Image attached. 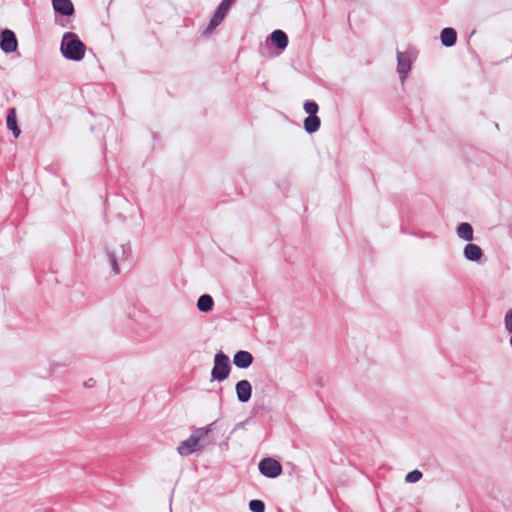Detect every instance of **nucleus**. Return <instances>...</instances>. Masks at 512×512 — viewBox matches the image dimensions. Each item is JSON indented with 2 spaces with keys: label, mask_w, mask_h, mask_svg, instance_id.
Returning a JSON list of instances; mask_svg holds the SVG:
<instances>
[{
  "label": "nucleus",
  "mask_w": 512,
  "mask_h": 512,
  "mask_svg": "<svg viewBox=\"0 0 512 512\" xmlns=\"http://www.w3.org/2000/svg\"><path fill=\"white\" fill-rule=\"evenodd\" d=\"M236 395L240 402L246 403L252 395V386L248 380H240L235 386Z\"/></svg>",
  "instance_id": "obj_8"
},
{
  "label": "nucleus",
  "mask_w": 512,
  "mask_h": 512,
  "mask_svg": "<svg viewBox=\"0 0 512 512\" xmlns=\"http://www.w3.org/2000/svg\"><path fill=\"white\" fill-rule=\"evenodd\" d=\"M231 6H228L225 2H221L219 4V6L217 7V11L224 14L226 16V14L228 13L229 9H230Z\"/></svg>",
  "instance_id": "obj_22"
},
{
  "label": "nucleus",
  "mask_w": 512,
  "mask_h": 512,
  "mask_svg": "<svg viewBox=\"0 0 512 512\" xmlns=\"http://www.w3.org/2000/svg\"><path fill=\"white\" fill-rule=\"evenodd\" d=\"M422 478V473L419 470H413L405 476L407 483H416Z\"/></svg>",
  "instance_id": "obj_20"
},
{
  "label": "nucleus",
  "mask_w": 512,
  "mask_h": 512,
  "mask_svg": "<svg viewBox=\"0 0 512 512\" xmlns=\"http://www.w3.org/2000/svg\"><path fill=\"white\" fill-rule=\"evenodd\" d=\"M253 362V356L248 351H238L233 357V363L240 369L248 368Z\"/></svg>",
  "instance_id": "obj_12"
},
{
  "label": "nucleus",
  "mask_w": 512,
  "mask_h": 512,
  "mask_svg": "<svg viewBox=\"0 0 512 512\" xmlns=\"http://www.w3.org/2000/svg\"><path fill=\"white\" fill-rule=\"evenodd\" d=\"M6 126L10 130L15 138H18L21 134V130L17 122V113L14 107L9 108L6 116Z\"/></svg>",
  "instance_id": "obj_11"
},
{
  "label": "nucleus",
  "mask_w": 512,
  "mask_h": 512,
  "mask_svg": "<svg viewBox=\"0 0 512 512\" xmlns=\"http://www.w3.org/2000/svg\"><path fill=\"white\" fill-rule=\"evenodd\" d=\"M131 254L129 242L111 240L105 244V256L114 275L120 273V264Z\"/></svg>",
  "instance_id": "obj_1"
},
{
  "label": "nucleus",
  "mask_w": 512,
  "mask_h": 512,
  "mask_svg": "<svg viewBox=\"0 0 512 512\" xmlns=\"http://www.w3.org/2000/svg\"><path fill=\"white\" fill-rule=\"evenodd\" d=\"M223 2H225L228 6H232L235 2V0H222Z\"/></svg>",
  "instance_id": "obj_23"
},
{
  "label": "nucleus",
  "mask_w": 512,
  "mask_h": 512,
  "mask_svg": "<svg viewBox=\"0 0 512 512\" xmlns=\"http://www.w3.org/2000/svg\"><path fill=\"white\" fill-rule=\"evenodd\" d=\"M457 236L465 241H472L474 238L473 228L469 223H461L457 227Z\"/></svg>",
  "instance_id": "obj_16"
},
{
  "label": "nucleus",
  "mask_w": 512,
  "mask_h": 512,
  "mask_svg": "<svg viewBox=\"0 0 512 512\" xmlns=\"http://www.w3.org/2000/svg\"><path fill=\"white\" fill-rule=\"evenodd\" d=\"M258 468L260 473L268 478H276L282 473L281 464L272 458H265L261 460Z\"/></svg>",
  "instance_id": "obj_5"
},
{
  "label": "nucleus",
  "mask_w": 512,
  "mask_h": 512,
  "mask_svg": "<svg viewBox=\"0 0 512 512\" xmlns=\"http://www.w3.org/2000/svg\"><path fill=\"white\" fill-rule=\"evenodd\" d=\"M18 42L13 31L5 29L0 34V48L4 53H12L17 50Z\"/></svg>",
  "instance_id": "obj_7"
},
{
  "label": "nucleus",
  "mask_w": 512,
  "mask_h": 512,
  "mask_svg": "<svg viewBox=\"0 0 512 512\" xmlns=\"http://www.w3.org/2000/svg\"><path fill=\"white\" fill-rule=\"evenodd\" d=\"M304 110L309 116L316 115L318 112V105L314 101H306L304 103Z\"/></svg>",
  "instance_id": "obj_21"
},
{
  "label": "nucleus",
  "mask_w": 512,
  "mask_h": 512,
  "mask_svg": "<svg viewBox=\"0 0 512 512\" xmlns=\"http://www.w3.org/2000/svg\"><path fill=\"white\" fill-rule=\"evenodd\" d=\"M271 42L278 49L284 50L288 45V37L282 30H275L270 35Z\"/></svg>",
  "instance_id": "obj_13"
},
{
  "label": "nucleus",
  "mask_w": 512,
  "mask_h": 512,
  "mask_svg": "<svg viewBox=\"0 0 512 512\" xmlns=\"http://www.w3.org/2000/svg\"><path fill=\"white\" fill-rule=\"evenodd\" d=\"M441 43L446 47H452L457 40V33L453 28H444L440 34Z\"/></svg>",
  "instance_id": "obj_14"
},
{
  "label": "nucleus",
  "mask_w": 512,
  "mask_h": 512,
  "mask_svg": "<svg viewBox=\"0 0 512 512\" xmlns=\"http://www.w3.org/2000/svg\"><path fill=\"white\" fill-rule=\"evenodd\" d=\"M209 427L198 428L193 431L190 437L182 441L177 447V452L181 456H189L192 453L201 450L205 444L202 443L207 435L210 433Z\"/></svg>",
  "instance_id": "obj_3"
},
{
  "label": "nucleus",
  "mask_w": 512,
  "mask_h": 512,
  "mask_svg": "<svg viewBox=\"0 0 512 512\" xmlns=\"http://www.w3.org/2000/svg\"><path fill=\"white\" fill-rule=\"evenodd\" d=\"M320 124L321 121L317 115L308 116L304 120V129L307 133L312 134L319 130Z\"/></svg>",
  "instance_id": "obj_17"
},
{
  "label": "nucleus",
  "mask_w": 512,
  "mask_h": 512,
  "mask_svg": "<svg viewBox=\"0 0 512 512\" xmlns=\"http://www.w3.org/2000/svg\"><path fill=\"white\" fill-rule=\"evenodd\" d=\"M464 258L471 262H480L483 257L482 249L473 243H468L463 249Z\"/></svg>",
  "instance_id": "obj_10"
},
{
  "label": "nucleus",
  "mask_w": 512,
  "mask_h": 512,
  "mask_svg": "<svg viewBox=\"0 0 512 512\" xmlns=\"http://www.w3.org/2000/svg\"><path fill=\"white\" fill-rule=\"evenodd\" d=\"M52 6L54 11L61 16H72L75 13L71 0H52Z\"/></svg>",
  "instance_id": "obj_9"
},
{
  "label": "nucleus",
  "mask_w": 512,
  "mask_h": 512,
  "mask_svg": "<svg viewBox=\"0 0 512 512\" xmlns=\"http://www.w3.org/2000/svg\"><path fill=\"white\" fill-rule=\"evenodd\" d=\"M60 50L64 58L71 61H80L85 56L86 46L77 34L66 32L61 40Z\"/></svg>",
  "instance_id": "obj_2"
},
{
  "label": "nucleus",
  "mask_w": 512,
  "mask_h": 512,
  "mask_svg": "<svg viewBox=\"0 0 512 512\" xmlns=\"http://www.w3.org/2000/svg\"><path fill=\"white\" fill-rule=\"evenodd\" d=\"M413 60L414 57L411 53L401 51L397 52V72L399 73L401 82H403L408 76Z\"/></svg>",
  "instance_id": "obj_6"
},
{
  "label": "nucleus",
  "mask_w": 512,
  "mask_h": 512,
  "mask_svg": "<svg viewBox=\"0 0 512 512\" xmlns=\"http://www.w3.org/2000/svg\"><path fill=\"white\" fill-rule=\"evenodd\" d=\"M249 508L252 512H264L265 504L263 501L255 499L249 502Z\"/></svg>",
  "instance_id": "obj_19"
},
{
  "label": "nucleus",
  "mask_w": 512,
  "mask_h": 512,
  "mask_svg": "<svg viewBox=\"0 0 512 512\" xmlns=\"http://www.w3.org/2000/svg\"><path fill=\"white\" fill-rule=\"evenodd\" d=\"M231 370L229 357L223 352L214 356V366L211 371V380L224 381L228 378Z\"/></svg>",
  "instance_id": "obj_4"
},
{
  "label": "nucleus",
  "mask_w": 512,
  "mask_h": 512,
  "mask_svg": "<svg viewBox=\"0 0 512 512\" xmlns=\"http://www.w3.org/2000/svg\"><path fill=\"white\" fill-rule=\"evenodd\" d=\"M197 309L203 313H209L214 306V300L209 294L201 295L196 303Z\"/></svg>",
  "instance_id": "obj_15"
},
{
  "label": "nucleus",
  "mask_w": 512,
  "mask_h": 512,
  "mask_svg": "<svg viewBox=\"0 0 512 512\" xmlns=\"http://www.w3.org/2000/svg\"><path fill=\"white\" fill-rule=\"evenodd\" d=\"M224 18H225V15L216 10L204 33L206 35L212 33L214 31V29H216L222 23Z\"/></svg>",
  "instance_id": "obj_18"
}]
</instances>
